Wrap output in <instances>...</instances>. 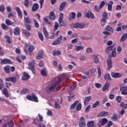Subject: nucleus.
<instances>
[{
  "mask_svg": "<svg viewBox=\"0 0 127 127\" xmlns=\"http://www.w3.org/2000/svg\"><path fill=\"white\" fill-rule=\"evenodd\" d=\"M11 82H12V83H16L17 79L14 77H11Z\"/></svg>",
  "mask_w": 127,
  "mask_h": 127,
  "instance_id": "nucleus-55",
  "label": "nucleus"
},
{
  "mask_svg": "<svg viewBox=\"0 0 127 127\" xmlns=\"http://www.w3.org/2000/svg\"><path fill=\"white\" fill-rule=\"evenodd\" d=\"M95 87L97 89H101V88H102V84H101V83H95Z\"/></svg>",
  "mask_w": 127,
  "mask_h": 127,
  "instance_id": "nucleus-57",
  "label": "nucleus"
},
{
  "mask_svg": "<svg viewBox=\"0 0 127 127\" xmlns=\"http://www.w3.org/2000/svg\"><path fill=\"white\" fill-rule=\"evenodd\" d=\"M108 113L107 112H100L99 115H98V117H106V116H108Z\"/></svg>",
  "mask_w": 127,
  "mask_h": 127,
  "instance_id": "nucleus-27",
  "label": "nucleus"
},
{
  "mask_svg": "<svg viewBox=\"0 0 127 127\" xmlns=\"http://www.w3.org/2000/svg\"><path fill=\"white\" fill-rule=\"evenodd\" d=\"M75 50L76 52H79V51H83L84 50V46H76L75 47Z\"/></svg>",
  "mask_w": 127,
  "mask_h": 127,
  "instance_id": "nucleus-13",
  "label": "nucleus"
},
{
  "mask_svg": "<svg viewBox=\"0 0 127 127\" xmlns=\"http://www.w3.org/2000/svg\"><path fill=\"white\" fill-rule=\"evenodd\" d=\"M23 33L24 34H25V35H26V36H29V35H30V34H29V32H28L25 30H24L23 31Z\"/></svg>",
  "mask_w": 127,
  "mask_h": 127,
  "instance_id": "nucleus-60",
  "label": "nucleus"
},
{
  "mask_svg": "<svg viewBox=\"0 0 127 127\" xmlns=\"http://www.w3.org/2000/svg\"><path fill=\"white\" fill-rule=\"evenodd\" d=\"M91 99H92V96H89L86 97L84 99V106H87L89 104V102L91 100Z\"/></svg>",
  "mask_w": 127,
  "mask_h": 127,
  "instance_id": "nucleus-11",
  "label": "nucleus"
},
{
  "mask_svg": "<svg viewBox=\"0 0 127 127\" xmlns=\"http://www.w3.org/2000/svg\"><path fill=\"white\" fill-rule=\"evenodd\" d=\"M104 5H105V1H102L100 3V4L99 5V7L100 9L103 8V6H104Z\"/></svg>",
  "mask_w": 127,
  "mask_h": 127,
  "instance_id": "nucleus-63",
  "label": "nucleus"
},
{
  "mask_svg": "<svg viewBox=\"0 0 127 127\" xmlns=\"http://www.w3.org/2000/svg\"><path fill=\"white\" fill-rule=\"evenodd\" d=\"M44 20L46 22V23H48V24H51V23L49 22V20H48V17H46L44 18Z\"/></svg>",
  "mask_w": 127,
  "mask_h": 127,
  "instance_id": "nucleus-59",
  "label": "nucleus"
},
{
  "mask_svg": "<svg viewBox=\"0 0 127 127\" xmlns=\"http://www.w3.org/2000/svg\"><path fill=\"white\" fill-rule=\"evenodd\" d=\"M28 92V89L26 88H24L23 90H21L22 94H27Z\"/></svg>",
  "mask_w": 127,
  "mask_h": 127,
  "instance_id": "nucleus-61",
  "label": "nucleus"
},
{
  "mask_svg": "<svg viewBox=\"0 0 127 127\" xmlns=\"http://www.w3.org/2000/svg\"><path fill=\"white\" fill-rule=\"evenodd\" d=\"M98 78H100L102 76V72L101 71V67L100 66H97Z\"/></svg>",
  "mask_w": 127,
  "mask_h": 127,
  "instance_id": "nucleus-41",
  "label": "nucleus"
},
{
  "mask_svg": "<svg viewBox=\"0 0 127 127\" xmlns=\"http://www.w3.org/2000/svg\"><path fill=\"white\" fill-rule=\"evenodd\" d=\"M32 64H33V66H32L33 73H35V72L33 71H34V69H35V67L36 66V63L35 62V61H33Z\"/></svg>",
  "mask_w": 127,
  "mask_h": 127,
  "instance_id": "nucleus-49",
  "label": "nucleus"
},
{
  "mask_svg": "<svg viewBox=\"0 0 127 127\" xmlns=\"http://www.w3.org/2000/svg\"><path fill=\"white\" fill-rule=\"evenodd\" d=\"M112 57H116L117 56V52H116V48H114L112 53Z\"/></svg>",
  "mask_w": 127,
  "mask_h": 127,
  "instance_id": "nucleus-45",
  "label": "nucleus"
},
{
  "mask_svg": "<svg viewBox=\"0 0 127 127\" xmlns=\"http://www.w3.org/2000/svg\"><path fill=\"white\" fill-rule=\"evenodd\" d=\"M61 81V78H58L56 79V81L54 83V84H51L48 87V89L50 91H57L60 89V82Z\"/></svg>",
  "mask_w": 127,
  "mask_h": 127,
  "instance_id": "nucleus-1",
  "label": "nucleus"
},
{
  "mask_svg": "<svg viewBox=\"0 0 127 127\" xmlns=\"http://www.w3.org/2000/svg\"><path fill=\"white\" fill-rule=\"evenodd\" d=\"M86 53L88 54H90V53H93V49L92 48L88 47L86 48Z\"/></svg>",
  "mask_w": 127,
  "mask_h": 127,
  "instance_id": "nucleus-40",
  "label": "nucleus"
},
{
  "mask_svg": "<svg viewBox=\"0 0 127 127\" xmlns=\"http://www.w3.org/2000/svg\"><path fill=\"white\" fill-rule=\"evenodd\" d=\"M108 123V119L106 118H104L102 120H100L98 122V127H102L104 125H106Z\"/></svg>",
  "mask_w": 127,
  "mask_h": 127,
  "instance_id": "nucleus-6",
  "label": "nucleus"
},
{
  "mask_svg": "<svg viewBox=\"0 0 127 127\" xmlns=\"http://www.w3.org/2000/svg\"><path fill=\"white\" fill-rule=\"evenodd\" d=\"M104 78L106 80V81H107V82H109V81H111V76L109 74H106L104 75Z\"/></svg>",
  "mask_w": 127,
  "mask_h": 127,
  "instance_id": "nucleus-29",
  "label": "nucleus"
},
{
  "mask_svg": "<svg viewBox=\"0 0 127 127\" xmlns=\"http://www.w3.org/2000/svg\"><path fill=\"white\" fill-rule=\"evenodd\" d=\"M110 87V83L106 82L103 87L102 88V91L103 92H105L109 89V87Z\"/></svg>",
  "mask_w": 127,
  "mask_h": 127,
  "instance_id": "nucleus-16",
  "label": "nucleus"
},
{
  "mask_svg": "<svg viewBox=\"0 0 127 127\" xmlns=\"http://www.w3.org/2000/svg\"><path fill=\"white\" fill-rule=\"evenodd\" d=\"M113 4H114V1H110L109 2L108 5V9L109 11H112V9L113 8Z\"/></svg>",
  "mask_w": 127,
  "mask_h": 127,
  "instance_id": "nucleus-18",
  "label": "nucleus"
},
{
  "mask_svg": "<svg viewBox=\"0 0 127 127\" xmlns=\"http://www.w3.org/2000/svg\"><path fill=\"white\" fill-rule=\"evenodd\" d=\"M55 108L56 109H60V108H61L60 105H59V104L57 103V102H56L55 104Z\"/></svg>",
  "mask_w": 127,
  "mask_h": 127,
  "instance_id": "nucleus-64",
  "label": "nucleus"
},
{
  "mask_svg": "<svg viewBox=\"0 0 127 127\" xmlns=\"http://www.w3.org/2000/svg\"><path fill=\"white\" fill-rule=\"evenodd\" d=\"M112 119L114 122H117L118 121V119H117V115L114 114L112 117Z\"/></svg>",
  "mask_w": 127,
  "mask_h": 127,
  "instance_id": "nucleus-56",
  "label": "nucleus"
},
{
  "mask_svg": "<svg viewBox=\"0 0 127 127\" xmlns=\"http://www.w3.org/2000/svg\"><path fill=\"white\" fill-rule=\"evenodd\" d=\"M13 126V122L12 121H10L2 126V127H12Z\"/></svg>",
  "mask_w": 127,
  "mask_h": 127,
  "instance_id": "nucleus-17",
  "label": "nucleus"
},
{
  "mask_svg": "<svg viewBox=\"0 0 127 127\" xmlns=\"http://www.w3.org/2000/svg\"><path fill=\"white\" fill-rule=\"evenodd\" d=\"M34 21L35 27H36V28H39V24L38 23V22H37V21H36V20H34Z\"/></svg>",
  "mask_w": 127,
  "mask_h": 127,
  "instance_id": "nucleus-54",
  "label": "nucleus"
},
{
  "mask_svg": "<svg viewBox=\"0 0 127 127\" xmlns=\"http://www.w3.org/2000/svg\"><path fill=\"white\" fill-rule=\"evenodd\" d=\"M58 27H59V24H58V23L57 22H56V24L54 26V30L56 31V30H57V29H58Z\"/></svg>",
  "mask_w": 127,
  "mask_h": 127,
  "instance_id": "nucleus-58",
  "label": "nucleus"
},
{
  "mask_svg": "<svg viewBox=\"0 0 127 127\" xmlns=\"http://www.w3.org/2000/svg\"><path fill=\"white\" fill-rule=\"evenodd\" d=\"M29 47L28 51L29 52L30 55H31V53H32V46H29V45H27L26 43L25 44V48L24 49V51L25 53H27L26 50H27Z\"/></svg>",
  "mask_w": 127,
  "mask_h": 127,
  "instance_id": "nucleus-4",
  "label": "nucleus"
},
{
  "mask_svg": "<svg viewBox=\"0 0 127 127\" xmlns=\"http://www.w3.org/2000/svg\"><path fill=\"white\" fill-rule=\"evenodd\" d=\"M99 105H100V102L97 101H96L93 105L92 106L93 109L95 108H97L98 107V106H99Z\"/></svg>",
  "mask_w": 127,
  "mask_h": 127,
  "instance_id": "nucleus-46",
  "label": "nucleus"
},
{
  "mask_svg": "<svg viewBox=\"0 0 127 127\" xmlns=\"http://www.w3.org/2000/svg\"><path fill=\"white\" fill-rule=\"evenodd\" d=\"M85 16L87 17V18H92V19L95 18L94 14H93L91 11H88V12L86 13Z\"/></svg>",
  "mask_w": 127,
  "mask_h": 127,
  "instance_id": "nucleus-8",
  "label": "nucleus"
},
{
  "mask_svg": "<svg viewBox=\"0 0 127 127\" xmlns=\"http://www.w3.org/2000/svg\"><path fill=\"white\" fill-rule=\"evenodd\" d=\"M120 91H121L122 95H127V87L123 86L121 87Z\"/></svg>",
  "mask_w": 127,
  "mask_h": 127,
  "instance_id": "nucleus-10",
  "label": "nucleus"
},
{
  "mask_svg": "<svg viewBox=\"0 0 127 127\" xmlns=\"http://www.w3.org/2000/svg\"><path fill=\"white\" fill-rule=\"evenodd\" d=\"M5 38H6L8 43H11V41H10V37H9V36L5 35Z\"/></svg>",
  "mask_w": 127,
  "mask_h": 127,
  "instance_id": "nucleus-51",
  "label": "nucleus"
},
{
  "mask_svg": "<svg viewBox=\"0 0 127 127\" xmlns=\"http://www.w3.org/2000/svg\"><path fill=\"white\" fill-rule=\"evenodd\" d=\"M53 55H54V56H58V55H61V52L59 50L54 51L53 52Z\"/></svg>",
  "mask_w": 127,
  "mask_h": 127,
  "instance_id": "nucleus-30",
  "label": "nucleus"
},
{
  "mask_svg": "<svg viewBox=\"0 0 127 127\" xmlns=\"http://www.w3.org/2000/svg\"><path fill=\"white\" fill-rule=\"evenodd\" d=\"M120 106L122 107V110H126L127 108V105L125 104L124 103H121Z\"/></svg>",
  "mask_w": 127,
  "mask_h": 127,
  "instance_id": "nucleus-48",
  "label": "nucleus"
},
{
  "mask_svg": "<svg viewBox=\"0 0 127 127\" xmlns=\"http://www.w3.org/2000/svg\"><path fill=\"white\" fill-rule=\"evenodd\" d=\"M43 56H44V51H40L37 54L36 57V59H42L43 58Z\"/></svg>",
  "mask_w": 127,
  "mask_h": 127,
  "instance_id": "nucleus-9",
  "label": "nucleus"
},
{
  "mask_svg": "<svg viewBox=\"0 0 127 127\" xmlns=\"http://www.w3.org/2000/svg\"><path fill=\"white\" fill-rule=\"evenodd\" d=\"M24 21L25 22V24H29V23L31 22V21H30L29 17L24 18Z\"/></svg>",
  "mask_w": 127,
  "mask_h": 127,
  "instance_id": "nucleus-39",
  "label": "nucleus"
},
{
  "mask_svg": "<svg viewBox=\"0 0 127 127\" xmlns=\"http://www.w3.org/2000/svg\"><path fill=\"white\" fill-rule=\"evenodd\" d=\"M79 103V101H76L73 104L70 106V110H74L77 106V104Z\"/></svg>",
  "mask_w": 127,
  "mask_h": 127,
  "instance_id": "nucleus-31",
  "label": "nucleus"
},
{
  "mask_svg": "<svg viewBox=\"0 0 127 127\" xmlns=\"http://www.w3.org/2000/svg\"><path fill=\"white\" fill-rule=\"evenodd\" d=\"M75 17H76V13L74 12H71V14L69 15L70 20H71V19H75Z\"/></svg>",
  "mask_w": 127,
  "mask_h": 127,
  "instance_id": "nucleus-36",
  "label": "nucleus"
},
{
  "mask_svg": "<svg viewBox=\"0 0 127 127\" xmlns=\"http://www.w3.org/2000/svg\"><path fill=\"white\" fill-rule=\"evenodd\" d=\"M112 76L113 78H121V77H122V74H121L119 73L113 72L112 73Z\"/></svg>",
  "mask_w": 127,
  "mask_h": 127,
  "instance_id": "nucleus-22",
  "label": "nucleus"
},
{
  "mask_svg": "<svg viewBox=\"0 0 127 127\" xmlns=\"http://www.w3.org/2000/svg\"><path fill=\"white\" fill-rule=\"evenodd\" d=\"M4 71L6 72L7 74L10 72V66L8 65H6L4 67Z\"/></svg>",
  "mask_w": 127,
  "mask_h": 127,
  "instance_id": "nucleus-33",
  "label": "nucleus"
},
{
  "mask_svg": "<svg viewBox=\"0 0 127 127\" xmlns=\"http://www.w3.org/2000/svg\"><path fill=\"white\" fill-rule=\"evenodd\" d=\"M106 30H108V31H110L112 33H114V28H112L110 26H107L106 28Z\"/></svg>",
  "mask_w": 127,
  "mask_h": 127,
  "instance_id": "nucleus-37",
  "label": "nucleus"
},
{
  "mask_svg": "<svg viewBox=\"0 0 127 127\" xmlns=\"http://www.w3.org/2000/svg\"><path fill=\"white\" fill-rule=\"evenodd\" d=\"M49 17L52 20H54V19H55V14L53 12L50 13Z\"/></svg>",
  "mask_w": 127,
  "mask_h": 127,
  "instance_id": "nucleus-38",
  "label": "nucleus"
},
{
  "mask_svg": "<svg viewBox=\"0 0 127 127\" xmlns=\"http://www.w3.org/2000/svg\"><path fill=\"white\" fill-rule=\"evenodd\" d=\"M16 11L17 12L18 16L20 17V18H22V13H21V11L20 10V8L19 7H16L15 8Z\"/></svg>",
  "mask_w": 127,
  "mask_h": 127,
  "instance_id": "nucleus-15",
  "label": "nucleus"
},
{
  "mask_svg": "<svg viewBox=\"0 0 127 127\" xmlns=\"http://www.w3.org/2000/svg\"><path fill=\"white\" fill-rule=\"evenodd\" d=\"M20 31H19V27H17L14 29V35H19Z\"/></svg>",
  "mask_w": 127,
  "mask_h": 127,
  "instance_id": "nucleus-28",
  "label": "nucleus"
},
{
  "mask_svg": "<svg viewBox=\"0 0 127 127\" xmlns=\"http://www.w3.org/2000/svg\"><path fill=\"white\" fill-rule=\"evenodd\" d=\"M41 74L42 76H47V69L46 68H43L41 71Z\"/></svg>",
  "mask_w": 127,
  "mask_h": 127,
  "instance_id": "nucleus-24",
  "label": "nucleus"
},
{
  "mask_svg": "<svg viewBox=\"0 0 127 127\" xmlns=\"http://www.w3.org/2000/svg\"><path fill=\"white\" fill-rule=\"evenodd\" d=\"M73 26L74 27V28H85V26H86V25H85V24H84V23H74L73 25Z\"/></svg>",
  "mask_w": 127,
  "mask_h": 127,
  "instance_id": "nucleus-2",
  "label": "nucleus"
},
{
  "mask_svg": "<svg viewBox=\"0 0 127 127\" xmlns=\"http://www.w3.org/2000/svg\"><path fill=\"white\" fill-rule=\"evenodd\" d=\"M5 23L7 24V25H12V26H15V24H14V22H11L10 20L9 19H6L5 20Z\"/></svg>",
  "mask_w": 127,
  "mask_h": 127,
  "instance_id": "nucleus-21",
  "label": "nucleus"
},
{
  "mask_svg": "<svg viewBox=\"0 0 127 127\" xmlns=\"http://www.w3.org/2000/svg\"><path fill=\"white\" fill-rule=\"evenodd\" d=\"M38 36H39V38H40L41 41H43L44 40L43 35H42V33H41V32L38 33Z\"/></svg>",
  "mask_w": 127,
  "mask_h": 127,
  "instance_id": "nucleus-42",
  "label": "nucleus"
},
{
  "mask_svg": "<svg viewBox=\"0 0 127 127\" xmlns=\"http://www.w3.org/2000/svg\"><path fill=\"white\" fill-rule=\"evenodd\" d=\"M96 72V69L93 68L89 70L88 71L85 72V75H91V74H93V73H95Z\"/></svg>",
  "mask_w": 127,
  "mask_h": 127,
  "instance_id": "nucleus-25",
  "label": "nucleus"
},
{
  "mask_svg": "<svg viewBox=\"0 0 127 127\" xmlns=\"http://www.w3.org/2000/svg\"><path fill=\"white\" fill-rule=\"evenodd\" d=\"M37 9H38V3L34 4L32 7L33 11H36Z\"/></svg>",
  "mask_w": 127,
  "mask_h": 127,
  "instance_id": "nucleus-34",
  "label": "nucleus"
},
{
  "mask_svg": "<svg viewBox=\"0 0 127 127\" xmlns=\"http://www.w3.org/2000/svg\"><path fill=\"white\" fill-rule=\"evenodd\" d=\"M1 26L3 30H7L8 29V27L5 25L4 23L1 24Z\"/></svg>",
  "mask_w": 127,
  "mask_h": 127,
  "instance_id": "nucleus-43",
  "label": "nucleus"
},
{
  "mask_svg": "<svg viewBox=\"0 0 127 127\" xmlns=\"http://www.w3.org/2000/svg\"><path fill=\"white\" fill-rule=\"evenodd\" d=\"M23 74L24 75L22 77V80H27V79H29V75L27 73L23 72Z\"/></svg>",
  "mask_w": 127,
  "mask_h": 127,
  "instance_id": "nucleus-23",
  "label": "nucleus"
},
{
  "mask_svg": "<svg viewBox=\"0 0 127 127\" xmlns=\"http://www.w3.org/2000/svg\"><path fill=\"white\" fill-rule=\"evenodd\" d=\"M2 94L6 97V98H8L9 97V95L8 94V92L7 91V89L6 88H4L3 89Z\"/></svg>",
  "mask_w": 127,
  "mask_h": 127,
  "instance_id": "nucleus-19",
  "label": "nucleus"
},
{
  "mask_svg": "<svg viewBox=\"0 0 127 127\" xmlns=\"http://www.w3.org/2000/svg\"><path fill=\"white\" fill-rule=\"evenodd\" d=\"M66 6V2H63L60 6V10H63L64 9V7Z\"/></svg>",
  "mask_w": 127,
  "mask_h": 127,
  "instance_id": "nucleus-32",
  "label": "nucleus"
},
{
  "mask_svg": "<svg viewBox=\"0 0 127 127\" xmlns=\"http://www.w3.org/2000/svg\"><path fill=\"white\" fill-rule=\"evenodd\" d=\"M127 39V33H125L123 35L122 37H121L120 39V41L121 42H124V41H126Z\"/></svg>",
  "mask_w": 127,
  "mask_h": 127,
  "instance_id": "nucleus-20",
  "label": "nucleus"
},
{
  "mask_svg": "<svg viewBox=\"0 0 127 127\" xmlns=\"http://www.w3.org/2000/svg\"><path fill=\"white\" fill-rule=\"evenodd\" d=\"M32 101L35 102V103H38V98L35 94H32Z\"/></svg>",
  "mask_w": 127,
  "mask_h": 127,
  "instance_id": "nucleus-35",
  "label": "nucleus"
},
{
  "mask_svg": "<svg viewBox=\"0 0 127 127\" xmlns=\"http://www.w3.org/2000/svg\"><path fill=\"white\" fill-rule=\"evenodd\" d=\"M114 48H115L114 46L107 47L105 50L106 54H109V53H110V52H111L112 50L113 51Z\"/></svg>",
  "mask_w": 127,
  "mask_h": 127,
  "instance_id": "nucleus-14",
  "label": "nucleus"
},
{
  "mask_svg": "<svg viewBox=\"0 0 127 127\" xmlns=\"http://www.w3.org/2000/svg\"><path fill=\"white\" fill-rule=\"evenodd\" d=\"M63 37L62 35H61L57 40L52 43V45H58V44H60V43H61V41H62Z\"/></svg>",
  "mask_w": 127,
  "mask_h": 127,
  "instance_id": "nucleus-7",
  "label": "nucleus"
},
{
  "mask_svg": "<svg viewBox=\"0 0 127 127\" xmlns=\"http://www.w3.org/2000/svg\"><path fill=\"white\" fill-rule=\"evenodd\" d=\"M88 127H94V122L93 121H90L87 124Z\"/></svg>",
  "mask_w": 127,
  "mask_h": 127,
  "instance_id": "nucleus-44",
  "label": "nucleus"
},
{
  "mask_svg": "<svg viewBox=\"0 0 127 127\" xmlns=\"http://www.w3.org/2000/svg\"><path fill=\"white\" fill-rule=\"evenodd\" d=\"M121 25H122L121 23H119L118 25V28L117 29V31H121V30H122V27L121 26Z\"/></svg>",
  "mask_w": 127,
  "mask_h": 127,
  "instance_id": "nucleus-62",
  "label": "nucleus"
},
{
  "mask_svg": "<svg viewBox=\"0 0 127 127\" xmlns=\"http://www.w3.org/2000/svg\"><path fill=\"white\" fill-rule=\"evenodd\" d=\"M5 9V8L4 7V6L2 4L0 5V12H3L4 11V10Z\"/></svg>",
  "mask_w": 127,
  "mask_h": 127,
  "instance_id": "nucleus-50",
  "label": "nucleus"
},
{
  "mask_svg": "<svg viewBox=\"0 0 127 127\" xmlns=\"http://www.w3.org/2000/svg\"><path fill=\"white\" fill-rule=\"evenodd\" d=\"M81 109H82V104H81V103H79L76 107V111H81Z\"/></svg>",
  "mask_w": 127,
  "mask_h": 127,
  "instance_id": "nucleus-47",
  "label": "nucleus"
},
{
  "mask_svg": "<svg viewBox=\"0 0 127 127\" xmlns=\"http://www.w3.org/2000/svg\"><path fill=\"white\" fill-rule=\"evenodd\" d=\"M107 70H110L112 69L113 67V61L112 60V59L109 58L107 59Z\"/></svg>",
  "mask_w": 127,
  "mask_h": 127,
  "instance_id": "nucleus-3",
  "label": "nucleus"
},
{
  "mask_svg": "<svg viewBox=\"0 0 127 127\" xmlns=\"http://www.w3.org/2000/svg\"><path fill=\"white\" fill-rule=\"evenodd\" d=\"M43 32L44 34V36L46 38V39H48L49 38V36L48 35V33L47 32V30H46V27L43 28Z\"/></svg>",
  "mask_w": 127,
  "mask_h": 127,
  "instance_id": "nucleus-26",
  "label": "nucleus"
},
{
  "mask_svg": "<svg viewBox=\"0 0 127 127\" xmlns=\"http://www.w3.org/2000/svg\"><path fill=\"white\" fill-rule=\"evenodd\" d=\"M79 41V38H75V39H73L71 40V43H77Z\"/></svg>",
  "mask_w": 127,
  "mask_h": 127,
  "instance_id": "nucleus-53",
  "label": "nucleus"
},
{
  "mask_svg": "<svg viewBox=\"0 0 127 127\" xmlns=\"http://www.w3.org/2000/svg\"><path fill=\"white\" fill-rule=\"evenodd\" d=\"M1 64H11V61L6 59H1Z\"/></svg>",
  "mask_w": 127,
  "mask_h": 127,
  "instance_id": "nucleus-12",
  "label": "nucleus"
},
{
  "mask_svg": "<svg viewBox=\"0 0 127 127\" xmlns=\"http://www.w3.org/2000/svg\"><path fill=\"white\" fill-rule=\"evenodd\" d=\"M122 96H117L116 98V99L117 100L118 103H121L122 102Z\"/></svg>",
  "mask_w": 127,
  "mask_h": 127,
  "instance_id": "nucleus-52",
  "label": "nucleus"
},
{
  "mask_svg": "<svg viewBox=\"0 0 127 127\" xmlns=\"http://www.w3.org/2000/svg\"><path fill=\"white\" fill-rule=\"evenodd\" d=\"M64 18V14L61 13L60 14V18L59 19V22L60 24V26H64V23H63V19Z\"/></svg>",
  "mask_w": 127,
  "mask_h": 127,
  "instance_id": "nucleus-5",
  "label": "nucleus"
}]
</instances>
